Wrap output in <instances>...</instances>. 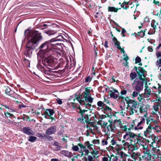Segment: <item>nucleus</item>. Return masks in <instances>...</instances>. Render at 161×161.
Returning <instances> with one entry per match:
<instances>
[{
  "label": "nucleus",
  "instance_id": "3",
  "mask_svg": "<svg viewBox=\"0 0 161 161\" xmlns=\"http://www.w3.org/2000/svg\"><path fill=\"white\" fill-rule=\"evenodd\" d=\"M97 105L98 107L97 108L98 110H101L104 113L106 114L107 117L109 116V114L112 112V109L109 107L110 105L109 101L104 97V101H99L97 102Z\"/></svg>",
  "mask_w": 161,
  "mask_h": 161
},
{
  "label": "nucleus",
  "instance_id": "17",
  "mask_svg": "<svg viewBox=\"0 0 161 161\" xmlns=\"http://www.w3.org/2000/svg\"><path fill=\"white\" fill-rule=\"evenodd\" d=\"M122 143L123 144V147L125 149V148H128L129 149H131V143L130 142H129L128 141L125 140H123L122 141Z\"/></svg>",
  "mask_w": 161,
  "mask_h": 161
},
{
  "label": "nucleus",
  "instance_id": "63",
  "mask_svg": "<svg viewBox=\"0 0 161 161\" xmlns=\"http://www.w3.org/2000/svg\"><path fill=\"white\" fill-rule=\"evenodd\" d=\"M102 161H108V157H104L102 158Z\"/></svg>",
  "mask_w": 161,
  "mask_h": 161
},
{
  "label": "nucleus",
  "instance_id": "46",
  "mask_svg": "<svg viewBox=\"0 0 161 161\" xmlns=\"http://www.w3.org/2000/svg\"><path fill=\"white\" fill-rule=\"evenodd\" d=\"M58 41H61L63 39V37L61 35L57 36L55 37Z\"/></svg>",
  "mask_w": 161,
  "mask_h": 161
},
{
  "label": "nucleus",
  "instance_id": "29",
  "mask_svg": "<svg viewBox=\"0 0 161 161\" xmlns=\"http://www.w3.org/2000/svg\"><path fill=\"white\" fill-rule=\"evenodd\" d=\"M147 30V29H145L143 31L141 30V31L138 32L137 35L138 36H140L141 38H143L145 36V32Z\"/></svg>",
  "mask_w": 161,
  "mask_h": 161
},
{
  "label": "nucleus",
  "instance_id": "19",
  "mask_svg": "<svg viewBox=\"0 0 161 161\" xmlns=\"http://www.w3.org/2000/svg\"><path fill=\"white\" fill-rule=\"evenodd\" d=\"M45 33H47L49 36H52L56 34L57 35V31L54 30L52 29H48L45 31Z\"/></svg>",
  "mask_w": 161,
  "mask_h": 161
},
{
  "label": "nucleus",
  "instance_id": "30",
  "mask_svg": "<svg viewBox=\"0 0 161 161\" xmlns=\"http://www.w3.org/2000/svg\"><path fill=\"white\" fill-rule=\"evenodd\" d=\"M127 93V91L125 90H122L120 92V95H119V98L118 99H121L122 101H123L124 100H125V97H124L122 96L124 95H125Z\"/></svg>",
  "mask_w": 161,
  "mask_h": 161
},
{
  "label": "nucleus",
  "instance_id": "32",
  "mask_svg": "<svg viewBox=\"0 0 161 161\" xmlns=\"http://www.w3.org/2000/svg\"><path fill=\"white\" fill-rule=\"evenodd\" d=\"M137 76V74L135 72H131L130 75V77L131 78L130 80H133Z\"/></svg>",
  "mask_w": 161,
  "mask_h": 161
},
{
  "label": "nucleus",
  "instance_id": "51",
  "mask_svg": "<svg viewBox=\"0 0 161 161\" xmlns=\"http://www.w3.org/2000/svg\"><path fill=\"white\" fill-rule=\"evenodd\" d=\"M155 97H156L157 98H158L156 99L155 101H159V102H161V98H160V97H158L156 93L155 94ZM153 101L154 102V101H155L153 100Z\"/></svg>",
  "mask_w": 161,
  "mask_h": 161
},
{
  "label": "nucleus",
  "instance_id": "18",
  "mask_svg": "<svg viewBox=\"0 0 161 161\" xmlns=\"http://www.w3.org/2000/svg\"><path fill=\"white\" fill-rule=\"evenodd\" d=\"M108 122H110V124L107 126V130L108 131L114 132L115 128V125H113L112 121L110 120H108Z\"/></svg>",
  "mask_w": 161,
  "mask_h": 161
},
{
  "label": "nucleus",
  "instance_id": "45",
  "mask_svg": "<svg viewBox=\"0 0 161 161\" xmlns=\"http://www.w3.org/2000/svg\"><path fill=\"white\" fill-rule=\"evenodd\" d=\"M139 109L140 112L141 113H142L145 112H147V111L146 110L145 108H144L143 106H141Z\"/></svg>",
  "mask_w": 161,
  "mask_h": 161
},
{
  "label": "nucleus",
  "instance_id": "1",
  "mask_svg": "<svg viewBox=\"0 0 161 161\" xmlns=\"http://www.w3.org/2000/svg\"><path fill=\"white\" fill-rule=\"evenodd\" d=\"M24 35L27 36L28 42L26 45L24 53L26 57L30 58L33 51L43 39V37L39 31L29 29L25 31Z\"/></svg>",
  "mask_w": 161,
  "mask_h": 161
},
{
  "label": "nucleus",
  "instance_id": "6",
  "mask_svg": "<svg viewBox=\"0 0 161 161\" xmlns=\"http://www.w3.org/2000/svg\"><path fill=\"white\" fill-rule=\"evenodd\" d=\"M154 127L151 125L150 124L147 128V130L144 132V135L146 137H148L150 140H152L153 142H155L156 139V137L154 134H151L152 133L151 130L153 129Z\"/></svg>",
  "mask_w": 161,
  "mask_h": 161
},
{
  "label": "nucleus",
  "instance_id": "31",
  "mask_svg": "<svg viewBox=\"0 0 161 161\" xmlns=\"http://www.w3.org/2000/svg\"><path fill=\"white\" fill-rule=\"evenodd\" d=\"M158 25V23L156 22L155 19H153L151 24V26L154 30H155L156 26Z\"/></svg>",
  "mask_w": 161,
  "mask_h": 161
},
{
  "label": "nucleus",
  "instance_id": "52",
  "mask_svg": "<svg viewBox=\"0 0 161 161\" xmlns=\"http://www.w3.org/2000/svg\"><path fill=\"white\" fill-rule=\"evenodd\" d=\"M156 55L157 58H159L161 57V52L160 51L157 52Z\"/></svg>",
  "mask_w": 161,
  "mask_h": 161
},
{
  "label": "nucleus",
  "instance_id": "61",
  "mask_svg": "<svg viewBox=\"0 0 161 161\" xmlns=\"http://www.w3.org/2000/svg\"><path fill=\"white\" fill-rule=\"evenodd\" d=\"M102 145L104 146L105 145H107L108 143V142L107 140H103L102 141Z\"/></svg>",
  "mask_w": 161,
  "mask_h": 161
},
{
  "label": "nucleus",
  "instance_id": "41",
  "mask_svg": "<svg viewBox=\"0 0 161 161\" xmlns=\"http://www.w3.org/2000/svg\"><path fill=\"white\" fill-rule=\"evenodd\" d=\"M141 59L140 57L137 56L135 58V64H137L141 63Z\"/></svg>",
  "mask_w": 161,
  "mask_h": 161
},
{
  "label": "nucleus",
  "instance_id": "23",
  "mask_svg": "<svg viewBox=\"0 0 161 161\" xmlns=\"http://www.w3.org/2000/svg\"><path fill=\"white\" fill-rule=\"evenodd\" d=\"M144 149L146 150V151H143L144 153L145 156H147L146 158H150L152 156V154L150 150L148 149H147V148H146L145 147H144Z\"/></svg>",
  "mask_w": 161,
  "mask_h": 161
},
{
  "label": "nucleus",
  "instance_id": "24",
  "mask_svg": "<svg viewBox=\"0 0 161 161\" xmlns=\"http://www.w3.org/2000/svg\"><path fill=\"white\" fill-rule=\"evenodd\" d=\"M109 92L110 93L109 94L110 97L112 98H113L114 99H118L119 98V94H116L115 93V92H112V91L110 90Z\"/></svg>",
  "mask_w": 161,
  "mask_h": 161
},
{
  "label": "nucleus",
  "instance_id": "58",
  "mask_svg": "<svg viewBox=\"0 0 161 161\" xmlns=\"http://www.w3.org/2000/svg\"><path fill=\"white\" fill-rule=\"evenodd\" d=\"M158 92L159 94L161 93V85L159 83L158 84Z\"/></svg>",
  "mask_w": 161,
  "mask_h": 161
},
{
  "label": "nucleus",
  "instance_id": "34",
  "mask_svg": "<svg viewBox=\"0 0 161 161\" xmlns=\"http://www.w3.org/2000/svg\"><path fill=\"white\" fill-rule=\"evenodd\" d=\"M79 97V96L78 97H76V95L75 94V96L74 97V98L72 100V99H70V100L71 101V103L72 104L73 107V108H75V106L76 105V104H75V101L77 100L78 101V99H77V98Z\"/></svg>",
  "mask_w": 161,
  "mask_h": 161
},
{
  "label": "nucleus",
  "instance_id": "11",
  "mask_svg": "<svg viewBox=\"0 0 161 161\" xmlns=\"http://www.w3.org/2000/svg\"><path fill=\"white\" fill-rule=\"evenodd\" d=\"M138 68L140 69V71H138L136 73L138 74L139 79L143 82H146V79L142 77L144 72H146V71L143 67L139 66Z\"/></svg>",
  "mask_w": 161,
  "mask_h": 161
},
{
  "label": "nucleus",
  "instance_id": "55",
  "mask_svg": "<svg viewBox=\"0 0 161 161\" xmlns=\"http://www.w3.org/2000/svg\"><path fill=\"white\" fill-rule=\"evenodd\" d=\"M91 153L92 154H93L94 155H97L98 154V153L97 151H95L94 150H92V152H91Z\"/></svg>",
  "mask_w": 161,
  "mask_h": 161
},
{
  "label": "nucleus",
  "instance_id": "4",
  "mask_svg": "<svg viewBox=\"0 0 161 161\" xmlns=\"http://www.w3.org/2000/svg\"><path fill=\"white\" fill-rule=\"evenodd\" d=\"M125 100L127 104V109H130V115L133 114L134 111L136 113L137 112L139 106V104L137 101L134 100L130 99L128 96L125 97Z\"/></svg>",
  "mask_w": 161,
  "mask_h": 161
},
{
  "label": "nucleus",
  "instance_id": "20",
  "mask_svg": "<svg viewBox=\"0 0 161 161\" xmlns=\"http://www.w3.org/2000/svg\"><path fill=\"white\" fill-rule=\"evenodd\" d=\"M1 106L4 107L6 108L9 109V112H15L16 111L17 109L14 108L12 104L7 105L6 104H1Z\"/></svg>",
  "mask_w": 161,
  "mask_h": 161
},
{
  "label": "nucleus",
  "instance_id": "38",
  "mask_svg": "<svg viewBox=\"0 0 161 161\" xmlns=\"http://www.w3.org/2000/svg\"><path fill=\"white\" fill-rule=\"evenodd\" d=\"M4 114L5 116L7 118L9 117H15V116L13 114L10 113L8 112H4Z\"/></svg>",
  "mask_w": 161,
  "mask_h": 161
},
{
  "label": "nucleus",
  "instance_id": "39",
  "mask_svg": "<svg viewBox=\"0 0 161 161\" xmlns=\"http://www.w3.org/2000/svg\"><path fill=\"white\" fill-rule=\"evenodd\" d=\"M96 157L94 155L93 157H92L91 155L88 156L87 160L88 161H95V158Z\"/></svg>",
  "mask_w": 161,
  "mask_h": 161
},
{
  "label": "nucleus",
  "instance_id": "42",
  "mask_svg": "<svg viewBox=\"0 0 161 161\" xmlns=\"http://www.w3.org/2000/svg\"><path fill=\"white\" fill-rule=\"evenodd\" d=\"M123 56L125 57H125H124V60L126 61V66H127V64H128V63L127 62L128 60H129V57L127 56V54H124Z\"/></svg>",
  "mask_w": 161,
  "mask_h": 161
},
{
  "label": "nucleus",
  "instance_id": "36",
  "mask_svg": "<svg viewBox=\"0 0 161 161\" xmlns=\"http://www.w3.org/2000/svg\"><path fill=\"white\" fill-rule=\"evenodd\" d=\"M131 148L130 149L131 151H134V150H137L138 149L139 147L137 145L134 143L133 144L131 143Z\"/></svg>",
  "mask_w": 161,
  "mask_h": 161
},
{
  "label": "nucleus",
  "instance_id": "10",
  "mask_svg": "<svg viewBox=\"0 0 161 161\" xmlns=\"http://www.w3.org/2000/svg\"><path fill=\"white\" fill-rule=\"evenodd\" d=\"M77 108L79 110V111H77V112L80 114V118L78 119L77 120L80 121V122H82L83 117L85 115V114H86L85 113L88 111V110L82 109L80 105L77 107Z\"/></svg>",
  "mask_w": 161,
  "mask_h": 161
},
{
  "label": "nucleus",
  "instance_id": "50",
  "mask_svg": "<svg viewBox=\"0 0 161 161\" xmlns=\"http://www.w3.org/2000/svg\"><path fill=\"white\" fill-rule=\"evenodd\" d=\"M84 145L86 147H87V148L89 149L90 147V142L88 141L84 143Z\"/></svg>",
  "mask_w": 161,
  "mask_h": 161
},
{
  "label": "nucleus",
  "instance_id": "8",
  "mask_svg": "<svg viewBox=\"0 0 161 161\" xmlns=\"http://www.w3.org/2000/svg\"><path fill=\"white\" fill-rule=\"evenodd\" d=\"M137 135L130 131L126 132V134L124 136L123 138L125 140L128 141L130 142H133V139L135 137H136Z\"/></svg>",
  "mask_w": 161,
  "mask_h": 161
},
{
  "label": "nucleus",
  "instance_id": "33",
  "mask_svg": "<svg viewBox=\"0 0 161 161\" xmlns=\"http://www.w3.org/2000/svg\"><path fill=\"white\" fill-rule=\"evenodd\" d=\"M37 139V138L35 136H30L29 137L28 141L31 142H33L36 141Z\"/></svg>",
  "mask_w": 161,
  "mask_h": 161
},
{
  "label": "nucleus",
  "instance_id": "57",
  "mask_svg": "<svg viewBox=\"0 0 161 161\" xmlns=\"http://www.w3.org/2000/svg\"><path fill=\"white\" fill-rule=\"evenodd\" d=\"M145 93H146V94H147V95H151V89H148V90L146 91L145 90Z\"/></svg>",
  "mask_w": 161,
  "mask_h": 161
},
{
  "label": "nucleus",
  "instance_id": "43",
  "mask_svg": "<svg viewBox=\"0 0 161 161\" xmlns=\"http://www.w3.org/2000/svg\"><path fill=\"white\" fill-rule=\"evenodd\" d=\"M40 136H42V137H46L47 138L48 140L49 141H52L53 139L52 137L51 136H47L45 134H43V136H42V135L41 134Z\"/></svg>",
  "mask_w": 161,
  "mask_h": 161
},
{
  "label": "nucleus",
  "instance_id": "54",
  "mask_svg": "<svg viewBox=\"0 0 161 161\" xmlns=\"http://www.w3.org/2000/svg\"><path fill=\"white\" fill-rule=\"evenodd\" d=\"M109 89H112V90H111V91H112V92H114L115 93H118V94H119V93L118 92V91L117 90H116V89L112 87H109Z\"/></svg>",
  "mask_w": 161,
  "mask_h": 161
},
{
  "label": "nucleus",
  "instance_id": "12",
  "mask_svg": "<svg viewBox=\"0 0 161 161\" xmlns=\"http://www.w3.org/2000/svg\"><path fill=\"white\" fill-rule=\"evenodd\" d=\"M21 131L23 133L28 135L33 136L34 135V132L30 127H24L22 129Z\"/></svg>",
  "mask_w": 161,
  "mask_h": 161
},
{
  "label": "nucleus",
  "instance_id": "64",
  "mask_svg": "<svg viewBox=\"0 0 161 161\" xmlns=\"http://www.w3.org/2000/svg\"><path fill=\"white\" fill-rule=\"evenodd\" d=\"M111 144L113 146H114V145L115 144H116V142L115 140H114V139H113L111 141Z\"/></svg>",
  "mask_w": 161,
  "mask_h": 161
},
{
  "label": "nucleus",
  "instance_id": "47",
  "mask_svg": "<svg viewBox=\"0 0 161 161\" xmlns=\"http://www.w3.org/2000/svg\"><path fill=\"white\" fill-rule=\"evenodd\" d=\"M108 123L107 122H105L104 121H103V122H101L100 123V125H101L102 127H103V126H104V127H107L108 125Z\"/></svg>",
  "mask_w": 161,
  "mask_h": 161
},
{
  "label": "nucleus",
  "instance_id": "15",
  "mask_svg": "<svg viewBox=\"0 0 161 161\" xmlns=\"http://www.w3.org/2000/svg\"><path fill=\"white\" fill-rule=\"evenodd\" d=\"M56 130V127L55 125L52 126L48 128L46 130V133L48 135L54 134Z\"/></svg>",
  "mask_w": 161,
  "mask_h": 161
},
{
  "label": "nucleus",
  "instance_id": "7",
  "mask_svg": "<svg viewBox=\"0 0 161 161\" xmlns=\"http://www.w3.org/2000/svg\"><path fill=\"white\" fill-rule=\"evenodd\" d=\"M43 63L53 68L55 65L54 58V57L49 56L45 57L44 61H43Z\"/></svg>",
  "mask_w": 161,
  "mask_h": 161
},
{
  "label": "nucleus",
  "instance_id": "26",
  "mask_svg": "<svg viewBox=\"0 0 161 161\" xmlns=\"http://www.w3.org/2000/svg\"><path fill=\"white\" fill-rule=\"evenodd\" d=\"M108 157L109 158V161H117L118 160V157L115 156L113 154H112L110 156L107 154Z\"/></svg>",
  "mask_w": 161,
  "mask_h": 161
},
{
  "label": "nucleus",
  "instance_id": "40",
  "mask_svg": "<svg viewBox=\"0 0 161 161\" xmlns=\"http://www.w3.org/2000/svg\"><path fill=\"white\" fill-rule=\"evenodd\" d=\"M114 124H118L117 126H119V125L120 126L121 124V122L120 120L119 119V120L116 119L114 121Z\"/></svg>",
  "mask_w": 161,
  "mask_h": 161
},
{
  "label": "nucleus",
  "instance_id": "53",
  "mask_svg": "<svg viewBox=\"0 0 161 161\" xmlns=\"http://www.w3.org/2000/svg\"><path fill=\"white\" fill-rule=\"evenodd\" d=\"M72 149L74 151H78L79 149V148L77 146H74L72 147Z\"/></svg>",
  "mask_w": 161,
  "mask_h": 161
},
{
  "label": "nucleus",
  "instance_id": "13",
  "mask_svg": "<svg viewBox=\"0 0 161 161\" xmlns=\"http://www.w3.org/2000/svg\"><path fill=\"white\" fill-rule=\"evenodd\" d=\"M134 82H136L135 85V89H136L137 91L139 92L142 91L143 88V83L145 82L139 80L136 81L135 80H134Z\"/></svg>",
  "mask_w": 161,
  "mask_h": 161
},
{
  "label": "nucleus",
  "instance_id": "59",
  "mask_svg": "<svg viewBox=\"0 0 161 161\" xmlns=\"http://www.w3.org/2000/svg\"><path fill=\"white\" fill-rule=\"evenodd\" d=\"M27 107V106L24 105V104H22L21 105H20L19 106V107H18V108L19 109H20L22 107H23V108H26Z\"/></svg>",
  "mask_w": 161,
  "mask_h": 161
},
{
  "label": "nucleus",
  "instance_id": "49",
  "mask_svg": "<svg viewBox=\"0 0 161 161\" xmlns=\"http://www.w3.org/2000/svg\"><path fill=\"white\" fill-rule=\"evenodd\" d=\"M92 142L94 144H96L97 143L99 144L100 143V141L99 140L97 139H94L92 141Z\"/></svg>",
  "mask_w": 161,
  "mask_h": 161
},
{
  "label": "nucleus",
  "instance_id": "27",
  "mask_svg": "<svg viewBox=\"0 0 161 161\" xmlns=\"http://www.w3.org/2000/svg\"><path fill=\"white\" fill-rule=\"evenodd\" d=\"M121 8H118L114 7H111V6H108V12H117L118 10L120 9Z\"/></svg>",
  "mask_w": 161,
  "mask_h": 161
},
{
  "label": "nucleus",
  "instance_id": "37",
  "mask_svg": "<svg viewBox=\"0 0 161 161\" xmlns=\"http://www.w3.org/2000/svg\"><path fill=\"white\" fill-rule=\"evenodd\" d=\"M131 158L134 159V160L136 161V158L139 155H138L137 153H135L133 152L131 155Z\"/></svg>",
  "mask_w": 161,
  "mask_h": 161
},
{
  "label": "nucleus",
  "instance_id": "5",
  "mask_svg": "<svg viewBox=\"0 0 161 161\" xmlns=\"http://www.w3.org/2000/svg\"><path fill=\"white\" fill-rule=\"evenodd\" d=\"M38 49L39 53H41V52H42V53H44L51 50L48 40L42 43L39 46Z\"/></svg>",
  "mask_w": 161,
  "mask_h": 161
},
{
  "label": "nucleus",
  "instance_id": "60",
  "mask_svg": "<svg viewBox=\"0 0 161 161\" xmlns=\"http://www.w3.org/2000/svg\"><path fill=\"white\" fill-rule=\"evenodd\" d=\"M147 48L148 51L149 52H152L153 51V49L152 47L148 46Z\"/></svg>",
  "mask_w": 161,
  "mask_h": 161
},
{
  "label": "nucleus",
  "instance_id": "28",
  "mask_svg": "<svg viewBox=\"0 0 161 161\" xmlns=\"http://www.w3.org/2000/svg\"><path fill=\"white\" fill-rule=\"evenodd\" d=\"M139 92H137L134 91L133 92V93L132 94V97L133 98H134L135 97H136L138 96L139 95L140 96V98L139 97H138L137 98V99L139 100V101H141V100L142 99V97L141 95L139 94Z\"/></svg>",
  "mask_w": 161,
  "mask_h": 161
},
{
  "label": "nucleus",
  "instance_id": "21",
  "mask_svg": "<svg viewBox=\"0 0 161 161\" xmlns=\"http://www.w3.org/2000/svg\"><path fill=\"white\" fill-rule=\"evenodd\" d=\"M60 153L61 154L64 155L69 158H70L73 156V154L72 153L70 152H69L68 150H62L60 151Z\"/></svg>",
  "mask_w": 161,
  "mask_h": 161
},
{
  "label": "nucleus",
  "instance_id": "22",
  "mask_svg": "<svg viewBox=\"0 0 161 161\" xmlns=\"http://www.w3.org/2000/svg\"><path fill=\"white\" fill-rule=\"evenodd\" d=\"M5 94L12 97H13V96L15 94L14 92L11 90V89L8 86L5 89Z\"/></svg>",
  "mask_w": 161,
  "mask_h": 161
},
{
  "label": "nucleus",
  "instance_id": "35",
  "mask_svg": "<svg viewBox=\"0 0 161 161\" xmlns=\"http://www.w3.org/2000/svg\"><path fill=\"white\" fill-rule=\"evenodd\" d=\"M52 73L50 71H45L44 72V76L46 77L50 78H52L51 76L52 75Z\"/></svg>",
  "mask_w": 161,
  "mask_h": 161
},
{
  "label": "nucleus",
  "instance_id": "16",
  "mask_svg": "<svg viewBox=\"0 0 161 161\" xmlns=\"http://www.w3.org/2000/svg\"><path fill=\"white\" fill-rule=\"evenodd\" d=\"M54 113V111L53 109L47 108L46 109L44 114H42V115H44L45 118H47L46 116H52Z\"/></svg>",
  "mask_w": 161,
  "mask_h": 161
},
{
  "label": "nucleus",
  "instance_id": "48",
  "mask_svg": "<svg viewBox=\"0 0 161 161\" xmlns=\"http://www.w3.org/2000/svg\"><path fill=\"white\" fill-rule=\"evenodd\" d=\"M153 129H154L156 130H157V131L158 133H159L160 131V128L158 126L156 125L155 127H153Z\"/></svg>",
  "mask_w": 161,
  "mask_h": 161
},
{
  "label": "nucleus",
  "instance_id": "62",
  "mask_svg": "<svg viewBox=\"0 0 161 161\" xmlns=\"http://www.w3.org/2000/svg\"><path fill=\"white\" fill-rule=\"evenodd\" d=\"M57 101V103H58L59 105H61L62 103V101L60 99L58 98L56 100Z\"/></svg>",
  "mask_w": 161,
  "mask_h": 161
},
{
  "label": "nucleus",
  "instance_id": "9",
  "mask_svg": "<svg viewBox=\"0 0 161 161\" xmlns=\"http://www.w3.org/2000/svg\"><path fill=\"white\" fill-rule=\"evenodd\" d=\"M48 41L51 50L53 49H57V46L60 45L61 43L57 42L58 41L55 38H53L48 40Z\"/></svg>",
  "mask_w": 161,
  "mask_h": 161
},
{
  "label": "nucleus",
  "instance_id": "14",
  "mask_svg": "<svg viewBox=\"0 0 161 161\" xmlns=\"http://www.w3.org/2000/svg\"><path fill=\"white\" fill-rule=\"evenodd\" d=\"M113 40L114 42V43L115 46L117 48L120 50L121 53H125V51L124 48H122L120 46V43L117 39L115 37H114L113 38Z\"/></svg>",
  "mask_w": 161,
  "mask_h": 161
},
{
  "label": "nucleus",
  "instance_id": "44",
  "mask_svg": "<svg viewBox=\"0 0 161 161\" xmlns=\"http://www.w3.org/2000/svg\"><path fill=\"white\" fill-rule=\"evenodd\" d=\"M89 118L88 114H85V115H84V116L83 117V121H82V123H84V119H85V120H88L89 119Z\"/></svg>",
  "mask_w": 161,
  "mask_h": 161
},
{
  "label": "nucleus",
  "instance_id": "2",
  "mask_svg": "<svg viewBox=\"0 0 161 161\" xmlns=\"http://www.w3.org/2000/svg\"><path fill=\"white\" fill-rule=\"evenodd\" d=\"M91 87H87L85 89V91L81 94L79 95L77 98L78 101L81 105H85L86 108H89L91 106L89 103H92L94 98L92 97V95L90 94V90L89 88Z\"/></svg>",
  "mask_w": 161,
  "mask_h": 161
},
{
  "label": "nucleus",
  "instance_id": "56",
  "mask_svg": "<svg viewBox=\"0 0 161 161\" xmlns=\"http://www.w3.org/2000/svg\"><path fill=\"white\" fill-rule=\"evenodd\" d=\"M92 78H91L90 76H88L85 79V82H87L89 80L91 81Z\"/></svg>",
  "mask_w": 161,
  "mask_h": 161
},
{
  "label": "nucleus",
  "instance_id": "25",
  "mask_svg": "<svg viewBox=\"0 0 161 161\" xmlns=\"http://www.w3.org/2000/svg\"><path fill=\"white\" fill-rule=\"evenodd\" d=\"M53 145L55 146V150L56 151H58L60 150L63 147L60 146V144L56 141H55Z\"/></svg>",
  "mask_w": 161,
  "mask_h": 161
}]
</instances>
